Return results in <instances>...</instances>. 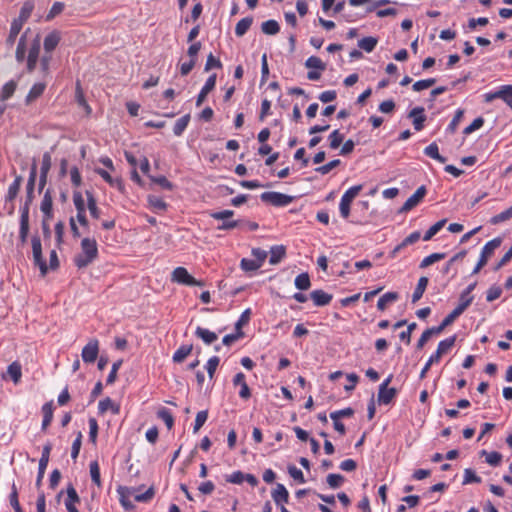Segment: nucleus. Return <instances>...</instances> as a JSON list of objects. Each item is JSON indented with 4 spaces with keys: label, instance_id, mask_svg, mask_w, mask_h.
<instances>
[{
    "label": "nucleus",
    "instance_id": "obj_49",
    "mask_svg": "<svg viewBox=\"0 0 512 512\" xmlns=\"http://www.w3.org/2000/svg\"><path fill=\"white\" fill-rule=\"evenodd\" d=\"M16 87H17V83L15 81L11 80V81L7 82L2 88L1 99L3 101L9 99L15 92Z\"/></svg>",
    "mask_w": 512,
    "mask_h": 512
},
{
    "label": "nucleus",
    "instance_id": "obj_31",
    "mask_svg": "<svg viewBox=\"0 0 512 512\" xmlns=\"http://www.w3.org/2000/svg\"><path fill=\"white\" fill-rule=\"evenodd\" d=\"M148 205L154 212L164 211L167 208L166 202L154 195L148 196Z\"/></svg>",
    "mask_w": 512,
    "mask_h": 512
},
{
    "label": "nucleus",
    "instance_id": "obj_10",
    "mask_svg": "<svg viewBox=\"0 0 512 512\" xmlns=\"http://www.w3.org/2000/svg\"><path fill=\"white\" fill-rule=\"evenodd\" d=\"M99 354V341L92 338L83 347L81 357L85 363H94Z\"/></svg>",
    "mask_w": 512,
    "mask_h": 512
},
{
    "label": "nucleus",
    "instance_id": "obj_14",
    "mask_svg": "<svg viewBox=\"0 0 512 512\" xmlns=\"http://www.w3.org/2000/svg\"><path fill=\"white\" fill-rule=\"evenodd\" d=\"M470 305V299H460L457 307L444 318V325H451Z\"/></svg>",
    "mask_w": 512,
    "mask_h": 512
},
{
    "label": "nucleus",
    "instance_id": "obj_40",
    "mask_svg": "<svg viewBox=\"0 0 512 512\" xmlns=\"http://www.w3.org/2000/svg\"><path fill=\"white\" fill-rule=\"evenodd\" d=\"M295 287L299 290H308L311 286L308 273L299 274L294 281Z\"/></svg>",
    "mask_w": 512,
    "mask_h": 512
},
{
    "label": "nucleus",
    "instance_id": "obj_28",
    "mask_svg": "<svg viewBox=\"0 0 512 512\" xmlns=\"http://www.w3.org/2000/svg\"><path fill=\"white\" fill-rule=\"evenodd\" d=\"M53 402H47L42 406V413H43V421H42V429H46L53 419Z\"/></svg>",
    "mask_w": 512,
    "mask_h": 512
},
{
    "label": "nucleus",
    "instance_id": "obj_53",
    "mask_svg": "<svg viewBox=\"0 0 512 512\" xmlns=\"http://www.w3.org/2000/svg\"><path fill=\"white\" fill-rule=\"evenodd\" d=\"M463 115H464V111L463 110L458 109L456 111L453 119L451 120V122L449 123V125L447 127V131L448 132L454 133L457 130V127H458L459 123L461 122V120L463 118Z\"/></svg>",
    "mask_w": 512,
    "mask_h": 512
},
{
    "label": "nucleus",
    "instance_id": "obj_25",
    "mask_svg": "<svg viewBox=\"0 0 512 512\" xmlns=\"http://www.w3.org/2000/svg\"><path fill=\"white\" fill-rule=\"evenodd\" d=\"M398 298L399 294L397 292H387L379 298L377 308L384 311L388 305L397 301Z\"/></svg>",
    "mask_w": 512,
    "mask_h": 512
},
{
    "label": "nucleus",
    "instance_id": "obj_21",
    "mask_svg": "<svg viewBox=\"0 0 512 512\" xmlns=\"http://www.w3.org/2000/svg\"><path fill=\"white\" fill-rule=\"evenodd\" d=\"M310 297L316 306L328 305L332 300V295L324 292L323 290L312 291Z\"/></svg>",
    "mask_w": 512,
    "mask_h": 512
},
{
    "label": "nucleus",
    "instance_id": "obj_7",
    "mask_svg": "<svg viewBox=\"0 0 512 512\" xmlns=\"http://www.w3.org/2000/svg\"><path fill=\"white\" fill-rule=\"evenodd\" d=\"M33 261L39 267L41 274L44 276L48 272V266L42 257V244L38 236H33L31 239Z\"/></svg>",
    "mask_w": 512,
    "mask_h": 512
},
{
    "label": "nucleus",
    "instance_id": "obj_61",
    "mask_svg": "<svg viewBox=\"0 0 512 512\" xmlns=\"http://www.w3.org/2000/svg\"><path fill=\"white\" fill-rule=\"evenodd\" d=\"M64 7H65L64 3L55 2L47 14L46 20L49 21V20L53 19L55 16H57L58 14H60L64 10Z\"/></svg>",
    "mask_w": 512,
    "mask_h": 512
},
{
    "label": "nucleus",
    "instance_id": "obj_29",
    "mask_svg": "<svg viewBox=\"0 0 512 512\" xmlns=\"http://www.w3.org/2000/svg\"><path fill=\"white\" fill-rule=\"evenodd\" d=\"M59 41H60V36L57 32H51L50 34H48L44 39L45 52L47 54L52 52L58 45Z\"/></svg>",
    "mask_w": 512,
    "mask_h": 512
},
{
    "label": "nucleus",
    "instance_id": "obj_33",
    "mask_svg": "<svg viewBox=\"0 0 512 512\" xmlns=\"http://www.w3.org/2000/svg\"><path fill=\"white\" fill-rule=\"evenodd\" d=\"M189 121H190V115L189 114H186L184 116H182L181 118H179L175 124H174V127H173V133L176 135V136H181L182 133L185 131V129L187 128L188 124H189Z\"/></svg>",
    "mask_w": 512,
    "mask_h": 512
},
{
    "label": "nucleus",
    "instance_id": "obj_51",
    "mask_svg": "<svg viewBox=\"0 0 512 512\" xmlns=\"http://www.w3.org/2000/svg\"><path fill=\"white\" fill-rule=\"evenodd\" d=\"M502 99L512 109V85H504L500 87Z\"/></svg>",
    "mask_w": 512,
    "mask_h": 512
},
{
    "label": "nucleus",
    "instance_id": "obj_12",
    "mask_svg": "<svg viewBox=\"0 0 512 512\" xmlns=\"http://www.w3.org/2000/svg\"><path fill=\"white\" fill-rule=\"evenodd\" d=\"M426 194V189L424 186H420L403 204L401 208V212H407L417 206Z\"/></svg>",
    "mask_w": 512,
    "mask_h": 512
},
{
    "label": "nucleus",
    "instance_id": "obj_50",
    "mask_svg": "<svg viewBox=\"0 0 512 512\" xmlns=\"http://www.w3.org/2000/svg\"><path fill=\"white\" fill-rule=\"evenodd\" d=\"M344 480L345 479L341 474H329L326 479L327 484L332 489H336L342 486Z\"/></svg>",
    "mask_w": 512,
    "mask_h": 512
},
{
    "label": "nucleus",
    "instance_id": "obj_43",
    "mask_svg": "<svg viewBox=\"0 0 512 512\" xmlns=\"http://www.w3.org/2000/svg\"><path fill=\"white\" fill-rule=\"evenodd\" d=\"M191 351V345H182L175 351L173 361L178 363L182 362L191 353Z\"/></svg>",
    "mask_w": 512,
    "mask_h": 512
},
{
    "label": "nucleus",
    "instance_id": "obj_55",
    "mask_svg": "<svg viewBox=\"0 0 512 512\" xmlns=\"http://www.w3.org/2000/svg\"><path fill=\"white\" fill-rule=\"evenodd\" d=\"M90 475L93 483H95L97 486H100V468L96 461L90 463Z\"/></svg>",
    "mask_w": 512,
    "mask_h": 512
},
{
    "label": "nucleus",
    "instance_id": "obj_45",
    "mask_svg": "<svg viewBox=\"0 0 512 512\" xmlns=\"http://www.w3.org/2000/svg\"><path fill=\"white\" fill-rule=\"evenodd\" d=\"M512 218V206L509 207L508 209H506L505 211L497 214V215H494L491 219H490V223L493 224V225H497V224H500L502 222H505V221H508Z\"/></svg>",
    "mask_w": 512,
    "mask_h": 512
},
{
    "label": "nucleus",
    "instance_id": "obj_9",
    "mask_svg": "<svg viewBox=\"0 0 512 512\" xmlns=\"http://www.w3.org/2000/svg\"><path fill=\"white\" fill-rule=\"evenodd\" d=\"M391 380L392 375H389L379 386L378 402L380 404L388 405L397 394V390L395 388L388 387Z\"/></svg>",
    "mask_w": 512,
    "mask_h": 512
},
{
    "label": "nucleus",
    "instance_id": "obj_54",
    "mask_svg": "<svg viewBox=\"0 0 512 512\" xmlns=\"http://www.w3.org/2000/svg\"><path fill=\"white\" fill-rule=\"evenodd\" d=\"M208 418V412L206 410L200 411L197 413L195 418V423L193 427V432L197 433L200 428L204 425V423L207 421Z\"/></svg>",
    "mask_w": 512,
    "mask_h": 512
},
{
    "label": "nucleus",
    "instance_id": "obj_59",
    "mask_svg": "<svg viewBox=\"0 0 512 512\" xmlns=\"http://www.w3.org/2000/svg\"><path fill=\"white\" fill-rule=\"evenodd\" d=\"M484 124V119L482 117H477L476 119H474V121L469 125L467 126L465 129H464V134L465 135H469L471 133H473L474 131L480 129Z\"/></svg>",
    "mask_w": 512,
    "mask_h": 512
},
{
    "label": "nucleus",
    "instance_id": "obj_35",
    "mask_svg": "<svg viewBox=\"0 0 512 512\" xmlns=\"http://www.w3.org/2000/svg\"><path fill=\"white\" fill-rule=\"evenodd\" d=\"M87 196V208L91 214V216L95 219H98L100 217V211L97 207L96 199L94 198L93 194L89 191H86Z\"/></svg>",
    "mask_w": 512,
    "mask_h": 512
},
{
    "label": "nucleus",
    "instance_id": "obj_26",
    "mask_svg": "<svg viewBox=\"0 0 512 512\" xmlns=\"http://www.w3.org/2000/svg\"><path fill=\"white\" fill-rule=\"evenodd\" d=\"M34 9V3L32 0H27L23 3L21 7L19 16L15 19L24 25V23L29 19Z\"/></svg>",
    "mask_w": 512,
    "mask_h": 512
},
{
    "label": "nucleus",
    "instance_id": "obj_46",
    "mask_svg": "<svg viewBox=\"0 0 512 512\" xmlns=\"http://www.w3.org/2000/svg\"><path fill=\"white\" fill-rule=\"evenodd\" d=\"M240 267L245 272H254L262 266L254 259L243 258L240 262Z\"/></svg>",
    "mask_w": 512,
    "mask_h": 512
},
{
    "label": "nucleus",
    "instance_id": "obj_42",
    "mask_svg": "<svg viewBox=\"0 0 512 512\" xmlns=\"http://www.w3.org/2000/svg\"><path fill=\"white\" fill-rule=\"evenodd\" d=\"M377 45V39L374 37H365L358 41V46L362 50L370 53Z\"/></svg>",
    "mask_w": 512,
    "mask_h": 512
},
{
    "label": "nucleus",
    "instance_id": "obj_15",
    "mask_svg": "<svg viewBox=\"0 0 512 512\" xmlns=\"http://www.w3.org/2000/svg\"><path fill=\"white\" fill-rule=\"evenodd\" d=\"M215 85H216V74H212V75H210L208 77V79L206 80V82H205L204 86L202 87L200 93L197 96V100H196V106L197 107L202 105V103L206 99L208 93H210L215 88Z\"/></svg>",
    "mask_w": 512,
    "mask_h": 512
},
{
    "label": "nucleus",
    "instance_id": "obj_39",
    "mask_svg": "<svg viewBox=\"0 0 512 512\" xmlns=\"http://www.w3.org/2000/svg\"><path fill=\"white\" fill-rule=\"evenodd\" d=\"M305 66L308 69L319 70V71H324L326 69V65L324 64V62L317 56H310L306 60Z\"/></svg>",
    "mask_w": 512,
    "mask_h": 512
},
{
    "label": "nucleus",
    "instance_id": "obj_37",
    "mask_svg": "<svg viewBox=\"0 0 512 512\" xmlns=\"http://www.w3.org/2000/svg\"><path fill=\"white\" fill-rule=\"evenodd\" d=\"M261 30L264 34L275 35L279 32L280 26L275 20H267L262 23Z\"/></svg>",
    "mask_w": 512,
    "mask_h": 512
},
{
    "label": "nucleus",
    "instance_id": "obj_58",
    "mask_svg": "<svg viewBox=\"0 0 512 512\" xmlns=\"http://www.w3.org/2000/svg\"><path fill=\"white\" fill-rule=\"evenodd\" d=\"M288 473L294 480L298 481L299 483H305L303 472L296 466L290 465L288 467Z\"/></svg>",
    "mask_w": 512,
    "mask_h": 512
},
{
    "label": "nucleus",
    "instance_id": "obj_56",
    "mask_svg": "<svg viewBox=\"0 0 512 512\" xmlns=\"http://www.w3.org/2000/svg\"><path fill=\"white\" fill-rule=\"evenodd\" d=\"M73 203L77 212H86V204L81 193L77 192L73 195Z\"/></svg>",
    "mask_w": 512,
    "mask_h": 512
},
{
    "label": "nucleus",
    "instance_id": "obj_57",
    "mask_svg": "<svg viewBox=\"0 0 512 512\" xmlns=\"http://www.w3.org/2000/svg\"><path fill=\"white\" fill-rule=\"evenodd\" d=\"M339 164H340V160L335 159V160L328 162L325 165H322V166L316 168L315 171L322 175H325V174H328L332 169L337 167Z\"/></svg>",
    "mask_w": 512,
    "mask_h": 512
},
{
    "label": "nucleus",
    "instance_id": "obj_18",
    "mask_svg": "<svg viewBox=\"0 0 512 512\" xmlns=\"http://www.w3.org/2000/svg\"><path fill=\"white\" fill-rule=\"evenodd\" d=\"M40 210L44 218L51 219L53 217V200L49 190H47L41 201Z\"/></svg>",
    "mask_w": 512,
    "mask_h": 512
},
{
    "label": "nucleus",
    "instance_id": "obj_60",
    "mask_svg": "<svg viewBox=\"0 0 512 512\" xmlns=\"http://www.w3.org/2000/svg\"><path fill=\"white\" fill-rule=\"evenodd\" d=\"M481 478L472 469H465L463 484L479 483Z\"/></svg>",
    "mask_w": 512,
    "mask_h": 512
},
{
    "label": "nucleus",
    "instance_id": "obj_63",
    "mask_svg": "<svg viewBox=\"0 0 512 512\" xmlns=\"http://www.w3.org/2000/svg\"><path fill=\"white\" fill-rule=\"evenodd\" d=\"M219 358L217 356L211 357L206 364V369L208 372L209 377L212 379L214 376V373L219 365Z\"/></svg>",
    "mask_w": 512,
    "mask_h": 512
},
{
    "label": "nucleus",
    "instance_id": "obj_41",
    "mask_svg": "<svg viewBox=\"0 0 512 512\" xmlns=\"http://www.w3.org/2000/svg\"><path fill=\"white\" fill-rule=\"evenodd\" d=\"M446 224V219H442L432 225L423 236L424 241L431 240Z\"/></svg>",
    "mask_w": 512,
    "mask_h": 512
},
{
    "label": "nucleus",
    "instance_id": "obj_47",
    "mask_svg": "<svg viewBox=\"0 0 512 512\" xmlns=\"http://www.w3.org/2000/svg\"><path fill=\"white\" fill-rule=\"evenodd\" d=\"M445 258V254L444 253H433V254H430L429 256L425 257L419 267L424 269V268H427L428 266L442 260Z\"/></svg>",
    "mask_w": 512,
    "mask_h": 512
},
{
    "label": "nucleus",
    "instance_id": "obj_19",
    "mask_svg": "<svg viewBox=\"0 0 512 512\" xmlns=\"http://www.w3.org/2000/svg\"><path fill=\"white\" fill-rule=\"evenodd\" d=\"M409 117L413 119V125L416 131L423 129V123L426 119L423 107H415L409 112Z\"/></svg>",
    "mask_w": 512,
    "mask_h": 512
},
{
    "label": "nucleus",
    "instance_id": "obj_52",
    "mask_svg": "<svg viewBox=\"0 0 512 512\" xmlns=\"http://www.w3.org/2000/svg\"><path fill=\"white\" fill-rule=\"evenodd\" d=\"M343 139H344V136H343V134L340 133L339 130L336 129V130L332 131L331 134L329 135L330 147L332 149H337L343 142Z\"/></svg>",
    "mask_w": 512,
    "mask_h": 512
},
{
    "label": "nucleus",
    "instance_id": "obj_16",
    "mask_svg": "<svg viewBox=\"0 0 512 512\" xmlns=\"http://www.w3.org/2000/svg\"><path fill=\"white\" fill-rule=\"evenodd\" d=\"M46 86H47V82H45V81H39V82H36L35 84H33V86L31 87V89L29 90V92L26 96V99H25L26 104H31L36 99H38L45 91Z\"/></svg>",
    "mask_w": 512,
    "mask_h": 512
},
{
    "label": "nucleus",
    "instance_id": "obj_24",
    "mask_svg": "<svg viewBox=\"0 0 512 512\" xmlns=\"http://www.w3.org/2000/svg\"><path fill=\"white\" fill-rule=\"evenodd\" d=\"M7 376L13 381L14 384H18L22 377V368L19 362H12L6 372Z\"/></svg>",
    "mask_w": 512,
    "mask_h": 512
},
{
    "label": "nucleus",
    "instance_id": "obj_2",
    "mask_svg": "<svg viewBox=\"0 0 512 512\" xmlns=\"http://www.w3.org/2000/svg\"><path fill=\"white\" fill-rule=\"evenodd\" d=\"M98 256L97 242L93 238H84L81 241V253L76 255L74 262L78 268L87 267Z\"/></svg>",
    "mask_w": 512,
    "mask_h": 512
},
{
    "label": "nucleus",
    "instance_id": "obj_17",
    "mask_svg": "<svg viewBox=\"0 0 512 512\" xmlns=\"http://www.w3.org/2000/svg\"><path fill=\"white\" fill-rule=\"evenodd\" d=\"M79 496L73 486L67 488V498L65 499V507L68 512H79L76 504L79 503Z\"/></svg>",
    "mask_w": 512,
    "mask_h": 512
},
{
    "label": "nucleus",
    "instance_id": "obj_4",
    "mask_svg": "<svg viewBox=\"0 0 512 512\" xmlns=\"http://www.w3.org/2000/svg\"><path fill=\"white\" fill-rule=\"evenodd\" d=\"M363 189L362 185H355L350 187L341 197L339 203V211L343 218L347 219L350 215V205Z\"/></svg>",
    "mask_w": 512,
    "mask_h": 512
},
{
    "label": "nucleus",
    "instance_id": "obj_1",
    "mask_svg": "<svg viewBox=\"0 0 512 512\" xmlns=\"http://www.w3.org/2000/svg\"><path fill=\"white\" fill-rule=\"evenodd\" d=\"M40 35L32 33L30 28H27L21 35L15 57L17 62L27 60V71H34L40 52Z\"/></svg>",
    "mask_w": 512,
    "mask_h": 512
},
{
    "label": "nucleus",
    "instance_id": "obj_64",
    "mask_svg": "<svg viewBox=\"0 0 512 512\" xmlns=\"http://www.w3.org/2000/svg\"><path fill=\"white\" fill-rule=\"evenodd\" d=\"M245 473L241 471H235L226 477V481L232 484H241L244 482Z\"/></svg>",
    "mask_w": 512,
    "mask_h": 512
},
{
    "label": "nucleus",
    "instance_id": "obj_36",
    "mask_svg": "<svg viewBox=\"0 0 512 512\" xmlns=\"http://www.w3.org/2000/svg\"><path fill=\"white\" fill-rule=\"evenodd\" d=\"M22 178L20 176L16 177L15 180L9 185L6 200L7 201H13L15 197L17 196L20 186H21Z\"/></svg>",
    "mask_w": 512,
    "mask_h": 512
},
{
    "label": "nucleus",
    "instance_id": "obj_5",
    "mask_svg": "<svg viewBox=\"0 0 512 512\" xmlns=\"http://www.w3.org/2000/svg\"><path fill=\"white\" fill-rule=\"evenodd\" d=\"M261 200L276 207H284L293 201V197L280 192H264L260 196Z\"/></svg>",
    "mask_w": 512,
    "mask_h": 512
},
{
    "label": "nucleus",
    "instance_id": "obj_11",
    "mask_svg": "<svg viewBox=\"0 0 512 512\" xmlns=\"http://www.w3.org/2000/svg\"><path fill=\"white\" fill-rule=\"evenodd\" d=\"M20 229L19 239L22 244L26 243L29 233V205L26 203L20 208Z\"/></svg>",
    "mask_w": 512,
    "mask_h": 512
},
{
    "label": "nucleus",
    "instance_id": "obj_32",
    "mask_svg": "<svg viewBox=\"0 0 512 512\" xmlns=\"http://www.w3.org/2000/svg\"><path fill=\"white\" fill-rule=\"evenodd\" d=\"M428 285V278L427 277H421L418 280L417 286L412 294V302H417L425 292V289Z\"/></svg>",
    "mask_w": 512,
    "mask_h": 512
},
{
    "label": "nucleus",
    "instance_id": "obj_30",
    "mask_svg": "<svg viewBox=\"0 0 512 512\" xmlns=\"http://www.w3.org/2000/svg\"><path fill=\"white\" fill-rule=\"evenodd\" d=\"M424 154L440 163L446 162V158L440 155L438 145L435 142L424 149Z\"/></svg>",
    "mask_w": 512,
    "mask_h": 512
},
{
    "label": "nucleus",
    "instance_id": "obj_22",
    "mask_svg": "<svg viewBox=\"0 0 512 512\" xmlns=\"http://www.w3.org/2000/svg\"><path fill=\"white\" fill-rule=\"evenodd\" d=\"M272 498L277 505L287 503L289 493L283 484L278 483L272 492Z\"/></svg>",
    "mask_w": 512,
    "mask_h": 512
},
{
    "label": "nucleus",
    "instance_id": "obj_23",
    "mask_svg": "<svg viewBox=\"0 0 512 512\" xmlns=\"http://www.w3.org/2000/svg\"><path fill=\"white\" fill-rule=\"evenodd\" d=\"M286 254V249L283 245H275L270 249V258L269 263L271 265H276L281 262Z\"/></svg>",
    "mask_w": 512,
    "mask_h": 512
},
{
    "label": "nucleus",
    "instance_id": "obj_44",
    "mask_svg": "<svg viewBox=\"0 0 512 512\" xmlns=\"http://www.w3.org/2000/svg\"><path fill=\"white\" fill-rule=\"evenodd\" d=\"M251 24H252V18L245 17V18L241 19L236 24L235 34L237 36H243L248 31V29L250 28Z\"/></svg>",
    "mask_w": 512,
    "mask_h": 512
},
{
    "label": "nucleus",
    "instance_id": "obj_20",
    "mask_svg": "<svg viewBox=\"0 0 512 512\" xmlns=\"http://www.w3.org/2000/svg\"><path fill=\"white\" fill-rule=\"evenodd\" d=\"M98 411L100 414H104L107 411H111L114 415H117L120 412V405L115 403L109 397H106L99 402Z\"/></svg>",
    "mask_w": 512,
    "mask_h": 512
},
{
    "label": "nucleus",
    "instance_id": "obj_34",
    "mask_svg": "<svg viewBox=\"0 0 512 512\" xmlns=\"http://www.w3.org/2000/svg\"><path fill=\"white\" fill-rule=\"evenodd\" d=\"M455 341H456V336L455 335L450 336V337L440 341L436 350L438 351V353H440L443 356L444 354L448 353L452 349V347L455 344Z\"/></svg>",
    "mask_w": 512,
    "mask_h": 512
},
{
    "label": "nucleus",
    "instance_id": "obj_13",
    "mask_svg": "<svg viewBox=\"0 0 512 512\" xmlns=\"http://www.w3.org/2000/svg\"><path fill=\"white\" fill-rule=\"evenodd\" d=\"M50 451H51L50 445H45L43 447L42 455L39 460L38 476H37V480H36L37 486H39L41 484V481L44 477L45 470H46L48 462H49Z\"/></svg>",
    "mask_w": 512,
    "mask_h": 512
},
{
    "label": "nucleus",
    "instance_id": "obj_27",
    "mask_svg": "<svg viewBox=\"0 0 512 512\" xmlns=\"http://www.w3.org/2000/svg\"><path fill=\"white\" fill-rule=\"evenodd\" d=\"M195 335L197 337H199L200 339H202V341L208 345L212 344L218 338L216 333H214L206 328H202L200 326H198L196 328Z\"/></svg>",
    "mask_w": 512,
    "mask_h": 512
},
{
    "label": "nucleus",
    "instance_id": "obj_8",
    "mask_svg": "<svg viewBox=\"0 0 512 512\" xmlns=\"http://www.w3.org/2000/svg\"><path fill=\"white\" fill-rule=\"evenodd\" d=\"M233 215V210H223L211 213V217L213 219L222 221V224L218 226L219 230H230L238 226V222L231 219Z\"/></svg>",
    "mask_w": 512,
    "mask_h": 512
},
{
    "label": "nucleus",
    "instance_id": "obj_38",
    "mask_svg": "<svg viewBox=\"0 0 512 512\" xmlns=\"http://www.w3.org/2000/svg\"><path fill=\"white\" fill-rule=\"evenodd\" d=\"M23 27V24H21L20 22L16 21V20H13L12 23H11V27H10V31H9V35L7 37V44L8 45H13L18 34L20 33L21 29Z\"/></svg>",
    "mask_w": 512,
    "mask_h": 512
},
{
    "label": "nucleus",
    "instance_id": "obj_6",
    "mask_svg": "<svg viewBox=\"0 0 512 512\" xmlns=\"http://www.w3.org/2000/svg\"><path fill=\"white\" fill-rule=\"evenodd\" d=\"M171 280L187 286H203V283L191 276L184 267L175 268L172 272Z\"/></svg>",
    "mask_w": 512,
    "mask_h": 512
},
{
    "label": "nucleus",
    "instance_id": "obj_48",
    "mask_svg": "<svg viewBox=\"0 0 512 512\" xmlns=\"http://www.w3.org/2000/svg\"><path fill=\"white\" fill-rule=\"evenodd\" d=\"M158 417L164 421L167 428L170 430L174 425V418L171 412L166 408H161L158 413Z\"/></svg>",
    "mask_w": 512,
    "mask_h": 512
},
{
    "label": "nucleus",
    "instance_id": "obj_62",
    "mask_svg": "<svg viewBox=\"0 0 512 512\" xmlns=\"http://www.w3.org/2000/svg\"><path fill=\"white\" fill-rule=\"evenodd\" d=\"M89 439L92 443H96L98 434V423L96 419L90 418L89 421Z\"/></svg>",
    "mask_w": 512,
    "mask_h": 512
},
{
    "label": "nucleus",
    "instance_id": "obj_3",
    "mask_svg": "<svg viewBox=\"0 0 512 512\" xmlns=\"http://www.w3.org/2000/svg\"><path fill=\"white\" fill-rule=\"evenodd\" d=\"M501 238L497 237L490 241H488L481 250L480 258L475 268L473 269V274H477L483 266H485L488 262V259L493 255L494 251L501 245Z\"/></svg>",
    "mask_w": 512,
    "mask_h": 512
}]
</instances>
